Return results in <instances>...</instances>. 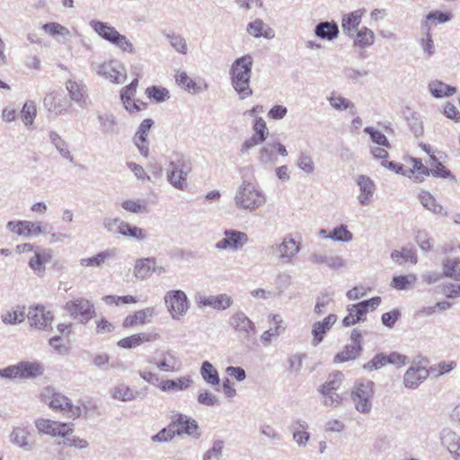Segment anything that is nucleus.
I'll return each instance as SVG.
<instances>
[{
  "label": "nucleus",
  "instance_id": "bb28decb",
  "mask_svg": "<svg viewBox=\"0 0 460 460\" xmlns=\"http://www.w3.org/2000/svg\"><path fill=\"white\" fill-rule=\"evenodd\" d=\"M156 338L157 334L146 332L137 333L121 339L120 341H118V346L123 349H134L144 342L154 341Z\"/></svg>",
  "mask_w": 460,
  "mask_h": 460
},
{
  "label": "nucleus",
  "instance_id": "3c124183",
  "mask_svg": "<svg viewBox=\"0 0 460 460\" xmlns=\"http://www.w3.org/2000/svg\"><path fill=\"white\" fill-rule=\"evenodd\" d=\"M20 228L17 229L18 235L23 236H38L43 233L40 223L20 220Z\"/></svg>",
  "mask_w": 460,
  "mask_h": 460
},
{
  "label": "nucleus",
  "instance_id": "39448f33",
  "mask_svg": "<svg viewBox=\"0 0 460 460\" xmlns=\"http://www.w3.org/2000/svg\"><path fill=\"white\" fill-rule=\"evenodd\" d=\"M91 67L99 75L109 79L112 83L123 84L127 79V74L123 65L117 60H111L102 64L93 62Z\"/></svg>",
  "mask_w": 460,
  "mask_h": 460
},
{
  "label": "nucleus",
  "instance_id": "ea45409f",
  "mask_svg": "<svg viewBox=\"0 0 460 460\" xmlns=\"http://www.w3.org/2000/svg\"><path fill=\"white\" fill-rule=\"evenodd\" d=\"M21 378H35L44 373L43 366L39 362H19Z\"/></svg>",
  "mask_w": 460,
  "mask_h": 460
},
{
  "label": "nucleus",
  "instance_id": "c9c22d12",
  "mask_svg": "<svg viewBox=\"0 0 460 460\" xmlns=\"http://www.w3.org/2000/svg\"><path fill=\"white\" fill-rule=\"evenodd\" d=\"M429 90L431 95L438 99L452 96L456 93V87L446 84L439 80L431 81L429 84Z\"/></svg>",
  "mask_w": 460,
  "mask_h": 460
},
{
  "label": "nucleus",
  "instance_id": "338daca9",
  "mask_svg": "<svg viewBox=\"0 0 460 460\" xmlns=\"http://www.w3.org/2000/svg\"><path fill=\"white\" fill-rule=\"evenodd\" d=\"M121 207L128 212L136 214L146 213V206L139 199H127L121 203Z\"/></svg>",
  "mask_w": 460,
  "mask_h": 460
},
{
  "label": "nucleus",
  "instance_id": "393cba45",
  "mask_svg": "<svg viewBox=\"0 0 460 460\" xmlns=\"http://www.w3.org/2000/svg\"><path fill=\"white\" fill-rule=\"evenodd\" d=\"M246 31L250 35L255 38L263 37L265 39H273L275 37L274 30L259 18L249 22Z\"/></svg>",
  "mask_w": 460,
  "mask_h": 460
},
{
  "label": "nucleus",
  "instance_id": "13d9d810",
  "mask_svg": "<svg viewBox=\"0 0 460 460\" xmlns=\"http://www.w3.org/2000/svg\"><path fill=\"white\" fill-rule=\"evenodd\" d=\"M25 316L24 307H22L21 310L17 309L4 313L1 319L5 324H17L23 322Z\"/></svg>",
  "mask_w": 460,
  "mask_h": 460
},
{
  "label": "nucleus",
  "instance_id": "8fccbe9b",
  "mask_svg": "<svg viewBox=\"0 0 460 460\" xmlns=\"http://www.w3.org/2000/svg\"><path fill=\"white\" fill-rule=\"evenodd\" d=\"M394 135L393 128L386 125L382 124L380 122L376 125V145L380 146H385L386 148H391V145L388 141V137Z\"/></svg>",
  "mask_w": 460,
  "mask_h": 460
},
{
  "label": "nucleus",
  "instance_id": "de8ad7c7",
  "mask_svg": "<svg viewBox=\"0 0 460 460\" xmlns=\"http://www.w3.org/2000/svg\"><path fill=\"white\" fill-rule=\"evenodd\" d=\"M200 374L204 381L213 386L218 385L220 378L217 370L208 362L204 361L200 367Z\"/></svg>",
  "mask_w": 460,
  "mask_h": 460
},
{
  "label": "nucleus",
  "instance_id": "20e7f679",
  "mask_svg": "<svg viewBox=\"0 0 460 460\" xmlns=\"http://www.w3.org/2000/svg\"><path fill=\"white\" fill-rule=\"evenodd\" d=\"M41 399L52 410L67 414L70 418L75 419L81 415V408L79 406L73 405L70 399L50 386L43 389Z\"/></svg>",
  "mask_w": 460,
  "mask_h": 460
},
{
  "label": "nucleus",
  "instance_id": "bf43d9fd",
  "mask_svg": "<svg viewBox=\"0 0 460 460\" xmlns=\"http://www.w3.org/2000/svg\"><path fill=\"white\" fill-rule=\"evenodd\" d=\"M429 160L431 161L430 165L434 166L433 169H429L430 173L435 177H440V178H449L451 177V172L444 166L435 155H430Z\"/></svg>",
  "mask_w": 460,
  "mask_h": 460
},
{
  "label": "nucleus",
  "instance_id": "69168bd1",
  "mask_svg": "<svg viewBox=\"0 0 460 460\" xmlns=\"http://www.w3.org/2000/svg\"><path fill=\"white\" fill-rule=\"evenodd\" d=\"M252 130L254 131V134L252 136H255L261 141L265 142L269 135V129L267 128L265 120L261 117L255 118L252 124Z\"/></svg>",
  "mask_w": 460,
  "mask_h": 460
},
{
  "label": "nucleus",
  "instance_id": "680f3d73",
  "mask_svg": "<svg viewBox=\"0 0 460 460\" xmlns=\"http://www.w3.org/2000/svg\"><path fill=\"white\" fill-rule=\"evenodd\" d=\"M296 165L305 173H313L314 171V164L313 158L306 152H300L296 160Z\"/></svg>",
  "mask_w": 460,
  "mask_h": 460
},
{
  "label": "nucleus",
  "instance_id": "f3484780",
  "mask_svg": "<svg viewBox=\"0 0 460 460\" xmlns=\"http://www.w3.org/2000/svg\"><path fill=\"white\" fill-rule=\"evenodd\" d=\"M441 444L455 460H460V437L449 428L439 433Z\"/></svg>",
  "mask_w": 460,
  "mask_h": 460
},
{
  "label": "nucleus",
  "instance_id": "b1692460",
  "mask_svg": "<svg viewBox=\"0 0 460 460\" xmlns=\"http://www.w3.org/2000/svg\"><path fill=\"white\" fill-rule=\"evenodd\" d=\"M308 427L307 422L303 420L297 419L292 421L290 429L293 431V439L298 447H305L307 445L310 439Z\"/></svg>",
  "mask_w": 460,
  "mask_h": 460
},
{
  "label": "nucleus",
  "instance_id": "7ed1b4c3",
  "mask_svg": "<svg viewBox=\"0 0 460 460\" xmlns=\"http://www.w3.org/2000/svg\"><path fill=\"white\" fill-rule=\"evenodd\" d=\"M190 172V162L186 159L185 155L179 152H173L170 155L167 172L168 181L175 189L183 190L187 186V176Z\"/></svg>",
  "mask_w": 460,
  "mask_h": 460
},
{
  "label": "nucleus",
  "instance_id": "603ef678",
  "mask_svg": "<svg viewBox=\"0 0 460 460\" xmlns=\"http://www.w3.org/2000/svg\"><path fill=\"white\" fill-rule=\"evenodd\" d=\"M189 377H181L177 380H166L160 383L159 387L162 391L185 390L190 385Z\"/></svg>",
  "mask_w": 460,
  "mask_h": 460
},
{
  "label": "nucleus",
  "instance_id": "cd10ccee",
  "mask_svg": "<svg viewBox=\"0 0 460 460\" xmlns=\"http://www.w3.org/2000/svg\"><path fill=\"white\" fill-rule=\"evenodd\" d=\"M90 26L93 30L103 40L112 43L115 38L119 33L116 28L109 24L108 22L92 20L90 22Z\"/></svg>",
  "mask_w": 460,
  "mask_h": 460
},
{
  "label": "nucleus",
  "instance_id": "a19ab883",
  "mask_svg": "<svg viewBox=\"0 0 460 460\" xmlns=\"http://www.w3.org/2000/svg\"><path fill=\"white\" fill-rule=\"evenodd\" d=\"M310 260L316 264H326L332 270H338L344 266V260L340 256L314 253L311 256Z\"/></svg>",
  "mask_w": 460,
  "mask_h": 460
},
{
  "label": "nucleus",
  "instance_id": "37998d69",
  "mask_svg": "<svg viewBox=\"0 0 460 460\" xmlns=\"http://www.w3.org/2000/svg\"><path fill=\"white\" fill-rule=\"evenodd\" d=\"M66 435H61L60 437L64 438L62 443H58L59 445L74 447L78 449H84L88 447V442L85 439L80 438L73 435V429L70 427V424L66 426L64 430Z\"/></svg>",
  "mask_w": 460,
  "mask_h": 460
},
{
  "label": "nucleus",
  "instance_id": "6e6552de",
  "mask_svg": "<svg viewBox=\"0 0 460 460\" xmlns=\"http://www.w3.org/2000/svg\"><path fill=\"white\" fill-rule=\"evenodd\" d=\"M373 394V385L371 382L367 384H358L351 393V398L355 403L356 409L360 412H369L371 411V398Z\"/></svg>",
  "mask_w": 460,
  "mask_h": 460
},
{
  "label": "nucleus",
  "instance_id": "6e6d98bb",
  "mask_svg": "<svg viewBox=\"0 0 460 460\" xmlns=\"http://www.w3.org/2000/svg\"><path fill=\"white\" fill-rule=\"evenodd\" d=\"M146 94L149 99H153L156 102H163L170 98V93L166 88L155 85L147 87L146 90Z\"/></svg>",
  "mask_w": 460,
  "mask_h": 460
},
{
  "label": "nucleus",
  "instance_id": "c756f323",
  "mask_svg": "<svg viewBox=\"0 0 460 460\" xmlns=\"http://www.w3.org/2000/svg\"><path fill=\"white\" fill-rule=\"evenodd\" d=\"M362 11L357 10L343 16L341 28L344 33L353 37L358 31V27L361 22Z\"/></svg>",
  "mask_w": 460,
  "mask_h": 460
},
{
  "label": "nucleus",
  "instance_id": "e433bc0d",
  "mask_svg": "<svg viewBox=\"0 0 460 460\" xmlns=\"http://www.w3.org/2000/svg\"><path fill=\"white\" fill-rule=\"evenodd\" d=\"M358 184L360 189V194L358 198L359 203L362 206L368 205L373 194V181L369 177L360 175L358 179Z\"/></svg>",
  "mask_w": 460,
  "mask_h": 460
},
{
  "label": "nucleus",
  "instance_id": "5fc2aeb1",
  "mask_svg": "<svg viewBox=\"0 0 460 460\" xmlns=\"http://www.w3.org/2000/svg\"><path fill=\"white\" fill-rule=\"evenodd\" d=\"M327 239H332L337 242H350L353 239V234L347 228V226L341 225L335 227L327 236Z\"/></svg>",
  "mask_w": 460,
  "mask_h": 460
},
{
  "label": "nucleus",
  "instance_id": "4c0bfd02",
  "mask_svg": "<svg viewBox=\"0 0 460 460\" xmlns=\"http://www.w3.org/2000/svg\"><path fill=\"white\" fill-rule=\"evenodd\" d=\"M257 159L263 166L273 164L277 162L278 156L275 151L273 141L265 143L260 148Z\"/></svg>",
  "mask_w": 460,
  "mask_h": 460
},
{
  "label": "nucleus",
  "instance_id": "f8f14e48",
  "mask_svg": "<svg viewBox=\"0 0 460 460\" xmlns=\"http://www.w3.org/2000/svg\"><path fill=\"white\" fill-rule=\"evenodd\" d=\"M279 260L286 264H291L301 250V245L291 234L286 235L280 243L277 245Z\"/></svg>",
  "mask_w": 460,
  "mask_h": 460
},
{
  "label": "nucleus",
  "instance_id": "a18cd8bd",
  "mask_svg": "<svg viewBox=\"0 0 460 460\" xmlns=\"http://www.w3.org/2000/svg\"><path fill=\"white\" fill-rule=\"evenodd\" d=\"M344 379V375L341 371L331 373L327 381L320 387V393L332 394L337 391L341 385Z\"/></svg>",
  "mask_w": 460,
  "mask_h": 460
},
{
  "label": "nucleus",
  "instance_id": "9b49d317",
  "mask_svg": "<svg viewBox=\"0 0 460 460\" xmlns=\"http://www.w3.org/2000/svg\"><path fill=\"white\" fill-rule=\"evenodd\" d=\"M224 235H225V238L218 241L215 244V248L219 251H223V250L238 251L248 241V235L245 233L236 231V230H232V229L225 230Z\"/></svg>",
  "mask_w": 460,
  "mask_h": 460
},
{
  "label": "nucleus",
  "instance_id": "09e8293b",
  "mask_svg": "<svg viewBox=\"0 0 460 460\" xmlns=\"http://www.w3.org/2000/svg\"><path fill=\"white\" fill-rule=\"evenodd\" d=\"M361 349V345L348 344L341 352L335 355L333 361L334 363H342L355 359L359 356Z\"/></svg>",
  "mask_w": 460,
  "mask_h": 460
},
{
  "label": "nucleus",
  "instance_id": "0eeeda50",
  "mask_svg": "<svg viewBox=\"0 0 460 460\" xmlns=\"http://www.w3.org/2000/svg\"><path fill=\"white\" fill-rule=\"evenodd\" d=\"M229 323L246 341H250L256 333L254 323L242 311L234 313L230 317Z\"/></svg>",
  "mask_w": 460,
  "mask_h": 460
},
{
  "label": "nucleus",
  "instance_id": "58836bf2",
  "mask_svg": "<svg viewBox=\"0 0 460 460\" xmlns=\"http://www.w3.org/2000/svg\"><path fill=\"white\" fill-rule=\"evenodd\" d=\"M418 199L421 205L429 211L434 214H444L443 207L436 200L430 192L421 190L418 195ZM445 215H447V212H445Z\"/></svg>",
  "mask_w": 460,
  "mask_h": 460
},
{
  "label": "nucleus",
  "instance_id": "864d4df0",
  "mask_svg": "<svg viewBox=\"0 0 460 460\" xmlns=\"http://www.w3.org/2000/svg\"><path fill=\"white\" fill-rule=\"evenodd\" d=\"M391 258L397 263L402 264L403 262L417 263L418 258L415 252L411 249H402V251H394L391 253Z\"/></svg>",
  "mask_w": 460,
  "mask_h": 460
},
{
  "label": "nucleus",
  "instance_id": "72a5a7b5",
  "mask_svg": "<svg viewBox=\"0 0 460 460\" xmlns=\"http://www.w3.org/2000/svg\"><path fill=\"white\" fill-rule=\"evenodd\" d=\"M120 226L119 234L124 237L132 238L137 242H144L148 238L146 230L131 226L128 222H118Z\"/></svg>",
  "mask_w": 460,
  "mask_h": 460
},
{
  "label": "nucleus",
  "instance_id": "79ce46f5",
  "mask_svg": "<svg viewBox=\"0 0 460 460\" xmlns=\"http://www.w3.org/2000/svg\"><path fill=\"white\" fill-rule=\"evenodd\" d=\"M154 258L137 259L134 266V275L137 279H145L152 273Z\"/></svg>",
  "mask_w": 460,
  "mask_h": 460
},
{
  "label": "nucleus",
  "instance_id": "f03ea898",
  "mask_svg": "<svg viewBox=\"0 0 460 460\" xmlns=\"http://www.w3.org/2000/svg\"><path fill=\"white\" fill-rule=\"evenodd\" d=\"M266 203L263 192L252 182L243 181L234 195V205L239 209L253 212Z\"/></svg>",
  "mask_w": 460,
  "mask_h": 460
},
{
  "label": "nucleus",
  "instance_id": "423d86ee",
  "mask_svg": "<svg viewBox=\"0 0 460 460\" xmlns=\"http://www.w3.org/2000/svg\"><path fill=\"white\" fill-rule=\"evenodd\" d=\"M164 303L174 320L184 316L190 307L188 297L182 290L168 291L164 296Z\"/></svg>",
  "mask_w": 460,
  "mask_h": 460
},
{
  "label": "nucleus",
  "instance_id": "2f4dec72",
  "mask_svg": "<svg viewBox=\"0 0 460 460\" xmlns=\"http://www.w3.org/2000/svg\"><path fill=\"white\" fill-rule=\"evenodd\" d=\"M66 88L71 101L83 106V103L85 102L86 86L81 82L70 79L66 82Z\"/></svg>",
  "mask_w": 460,
  "mask_h": 460
},
{
  "label": "nucleus",
  "instance_id": "2eb2a0df",
  "mask_svg": "<svg viewBox=\"0 0 460 460\" xmlns=\"http://www.w3.org/2000/svg\"><path fill=\"white\" fill-rule=\"evenodd\" d=\"M10 442L23 451H31L34 443L31 441V434L27 427H13L10 435Z\"/></svg>",
  "mask_w": 460,
  "mask_h": 460
},
{
  "label": "nucleus",
  "instance_id": "4d7b16f0",
  "mask_svg": "<svg viewBox=\"0 0 460 460\" xmlns=\"http://www.w3.org/2000/svg\"><path fill=\"white\" fill-rule=\"evenodd\" d=\"M137 393L125 385H119L114 387L112 397L123 402L132 401L136 398Z\"/></svg>",
  "mask_w": 460,
  "mask_h": 460
},
{
  "label": "nucleus",
  "instance_id": "dca6fc26",
  "mask_svg": "<svg viewBox=\"0 0 460 460\" xmlns=\"http://www.w3.org/2000/svg\"><path fill=\"white\" fill-rule=\"evenodd\" d=\"M154 125V121L151 119H144L136 132L133 142L137 147L139 153L144 157H147L149 155V142L147 140L148 131Z\"/></svg>",
  "mask_w": 460,
  "mask_h": 460
},
{
  "label": "nucleus",
  "instance_id": "a211bd4d",
  "mask_svg": "<svg viewBox=\"0 0 460 460\" xmlns=\"http://www.w3.org/2000/svg\"><path fill=\"white\" fill-rule=\"evenodd\" d=\"M175 429L176 435L185 433L189 436L199 438L200 435L198 433L199 426L195 420H192L186 415L178 414L175 420L172 421Z\"/></svg>",
  "mask_w": 460,
  "mask_h": 460
},
{
  "label": "nucleus",
  "instance_id": "4468645a",
  "mask_svg": "<svg viewBox=\"0 0 460 460\" xmlns=\"http://www.w3.org/2000/svg\"><path fill=\"white\" fill-rule=\"evenodd\" d=\"M369 307H374V297L349 305V314L342 320L343 325L348 327L360 321H364Z\"/></svg>",
  "mask_w": 460,
  "mask_h": 460
},
{
  "label": "nucleus",
  "instance_id": "052dcab7",
  "mask_svg": "<svg viewBox=\"0 0 460 460\" xmlns=\"http://www.w3.org/2000/svg\"><path fill=\"white\" fill-rule=\"evenodd\" d=\"M443 270L447 277H450L456 282H460V267L457 261L451 259L445 261L443 264Z\"/></svg>",
  "mask_w": 460,
  "mask_h": 460
},
{
  "label": "nucleus",
  "instance_id": "412c9836",
  "mask_svg": "<svg viewBox=\"0 0 460 460\" xmlns=\"http://www.w3.org/2000/svg\"><path fill=\"white\" fill-rule=\"evenodd\" d=\"M336 321L337 315L334 314H330L323 321L316 322L313 324L312 334L314 338L312 340V344L314 346H317L320 342L323 341L324 335L336 323Z\"/></svg>",
  "mask_w": 460,
  "mask_h": 460
},
{
  "label": "nucleus",
  "instance_id": "ddd939ff",
  "mask_svg": "<svg viewBox=\"0 0 460 460\" xmlns=\"http://www.w3.org/2000/svg\"><path fill=\"white\" fill-rule=\"evenodd\" d=\"M31 326L39 330H47L53 322V314L50 311H47L43 305H35L29 308L26 314Z\"/></svg>",
  "mask_w": 460,
  "mask_h": 460
},
{
  "label": "nucleus",
  "instance_id": "f257e3e1",
  "mask_svg": "<svg viewBox=\"0 0 460 460\" xmlns=\"http://www.w3.org/2000/svg\"><path fill=\"white\" fill-rule=\"evenodd\" d=\"M252 65L253 58L251 54L237 58L231 65L229 70L231 84L241 100L253 93L250 86Z\"/></svg>",
  "mask_w": 460,
  "mask_h": 460
},
{
  "label": "nucleus",
  "instance_id": "774afa93",
  "mask_svg": "<svg viewBox=\"0 0 460 460\" xmlns=\"http://www.w3.org/2000/svg\"><path fill=\"white\" fill-rule=\"evenodd\" d=\"M223 448V440L218 439L214 441L212 447L204 454L203 460H219L222 456Z\"/></svg>",
  "mask_w": 460,
  "mask_h": 460
},
{
  "label": "nucleus",
  "instance_id": "49530a36",
  "mask_svg": "<svg viewBox=\"0 0 460 460\" xmlns=\"http://www.w3.org/2000/svg\"><path fill=\"white\" fill-rule=\"evenodd\" d=\"M327 99L330 105L336 111H342L349 110L351 115H355L357 113L354 103L347 98L341 95H331Z\"/></svg>",
  "mask_w": 460,
  "mask_h": 460
},
{
  "label": "nucleus",
  "instance_id": "4be33fe9",
  "mask_svg": "<svg viewBox=\"0 0 460 460\" xmlns=\"http://www.w3.org/2000/svg\"><path fill=\"white\" fill-rule=\"evenodd\" d=\"M43 104L48 111L57 116L66 113L68 109L66 98L57 93L47 94L43 100Z\"/></svg>",
  "mask_w": 460,
  "mask_h": 460
},
{
  "label": "nucleus",
  "instance_id": "e2e57ef3",
  "mask_svg": "<svg viewBox=\"0 0 460 460\" xmlns=\"http://www.w3.org/2000/svg\"><path fill=\"white\" fill-rule=\"evenodd\" d=\"M166 39L169 40L170 45L179 53L186 54L188 48L184 38L181 35L172 33L165 34Z\"/></svg>",
  "mask_w": 460,
  "mask_h": 460
},
{
  "label": "nucleus",
  "instance_id": "a878e982",
  "mask_svg": "<svg viewBox=\"0 0 460 460\" xmlns=\"http://www.w3.org/2000/svg\"><path fill=\"white\" fill-rule=\"evenodd\" d=\"M409 362L408 358L398 352H392L389 355L379 353L376 355V369L382 367L387 364L401 367Z\"/></svg>",
  "mask_w": 460,
  "mask_h": 460
},
{
  "label": "nucleus",
  "instance_id": "473e14b6",
  "mask_svg": "<svg viewBox=\"0 0 460 460\" xmlns=\"http://www.w3.org/2000/svg\"><path fill=\"white\" fill-rule=\"evenodd\" d=\"M97 118L103 134L110 136L119 134L118 119L113 114L102 113Z\"/></svg>",
  "mask_w": 460,
  "mask_h": 460
},
{
  "label": "nucleus",
  "instance_id": "0e129e2a",
  "mask_svg": "<svg viewBox=\"0 0 460 460\" xmlns=\"http://www.w3.org/2000/svg\"><path fill=\"white\" fill-rule=\"evenodd\" d=\"M22 118L25 125H31L37 114L36 104L34 102H26L22 109Z\"/></svg>",
  "mask_w": 460,
  "mask_h": 460
},
{
  "label": "nucleus",
  "instance_id": "c85d7f7f",
  "mask_svg": "<svg viewBox=\"0 0 460 460\" xmlns=\"http://www.w3.org/2000/svg\"><path fill=\"white\" fill-rule=\"evenodd\" d=\"M90 26L93 30L103 40L112 43L115 38L119 33L116 28L109 24L108 22L92 20L90 22Z\"/></svg>",
  "mask_w": 460,
  "mask_h": 460
},
{
  "label": "nucleus",
  "instance_id": "5701e85b",
  "mask_svg": "<svg viewBox=\"0 0 460 460\" xmlns=\"http://www.w3.org/2000/svg\"><path fill=\"white\" fill-rule=\"evenodd\" d=\"M67 423L54 421L49 419H38L35 426L40 433L50 435L52 437H60L66 435L64 430Z\"/></svg>",
  "mask_w": 460,
  "mask_h": 460
},
{
  "label": "nucleus",
  "instance_id": "1a4fd4ad",
  "mask_svg": "<svg viewBox=\"0 0 460 460\" xmlns=\"http://www.w3.org/2000/svg\"><path fill=\"white\" fill-rule=\"evenodd\" d=\"M195 302L199 308L209 306L215 310L223 311L233 305V299L226 294L217 296H205L201 293L195 295Z\"/></svg>",
  "mask_w": 460,
  "mask_h": 460
},
{
  "label": "nucleus",
  "instance_id": "aec40b11",
  "mask_svg": "<svg viewBox=\"0 0 460 460\" xmlns=\"http://www.w3.org/2000/svg\"><path fill=\"white\" fill-rule=\"evenodd\" d=\"M429 376L428 370L421 366H411L407 369L403 376L405 387L417 388Z\"/></svg>",
  "mask_w": 460,
  "mask_h": 460
},
{
  "label": "nucleus",
  "instance_id": "9d476101",
  "mask_svg": "<svg viewBox=\"0 0 460 460\" xmlns=\"http://www.w3.org/2000/svg\"><path fill=\"white\" fill-rule=\"evenodd\" d=\"M65 309L73 318L80 316L82 322H88L94 314L93 305L82 297L66 302Z\"/></svg>",
  "mask_w": 460,
  "mask_h": 460
},
{
  "label": "nucleus",
  "instance_id": "6ab92c4d",
  "mask_svg": "<svg viewBox=\"0 0 460 460\" xmlns=\"http://www.w3.org/2000/svg\"><path fill=\"white\" fill-rule=\"evenodd\" d=\"M161 358H148L147 362L155 365L161 371L175 372L181 367V361L170 351H163L160 354Z\"/></svg>",
  "mask_w": 460,
  "mask_h": 460
},
{
  "label": "nucleus",
  "instance_id": "f704fd0d",
  "mask_svg": "<svg viewBox=\"0 0 460 460\" xmlns=\"http://www.w3.org/2000/svg\"><path fill=\"white\" fill-rule=\"evenodd\" d=\"M49 138L50 143L55 146L57 151L63 158L68 160L69 162L74 161V157L69 151L66 141L57 131L50 130L49 132Z\"/></svg>",
  "mask_w": 460,
  "mask_h": 460
},
{
  "label": "nucleus",
  "instance_id": "c03bdc74",
  "mask_svg": "<svg viewBox=\"0 0 460 460\" xmlns=\"http://www.w3.org/2000/svg\"><path fill=\"white\" fill-rule=\"evenodd\" d=\"M117 254L116 249H109L98 252L95 256L81 260V265L97 267L101 266L108 259L114 258Z\"/></svg>",
  "mask_w": 460,
  "mask_h": 460
},
{
  "label": "nucleus",
  "instance_id": "7c9ffc66",
  "mask_svg": "<svg viewBox=\"0 0 460 460\" xmlns=\"http://www.w3.org/2000/svg\"><path fill=\"white\" fill-rule=\"evenodd\" d=\"M314 34L326 40H333L338 37L339 27L334 22H321L314 28Z\"/></svg>",
  "mask_w": 460,
  "mask_h": 460
}]
</instances>
